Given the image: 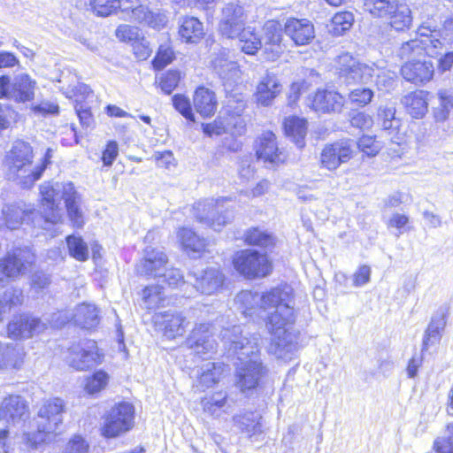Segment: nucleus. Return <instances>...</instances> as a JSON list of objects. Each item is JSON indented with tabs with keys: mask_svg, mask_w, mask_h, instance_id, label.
<instances>
[{
	"mask_svg": "<svg viewBox=\"0 0 453 453\" xmlns=\"http://www.w3.org/2000/svg\"><path fill=\"white\" fill-rule=\"evenodd\" d=\"M281 88L278 77L273 73H266L257 86L255 97L257 104L263 106L270 105L280 93Z\"/></svg>",
	"mask_w": 453,
	"mask_h": 453,
	"instance_id": "nucleus-28",
	"label": "nucleus"
},
{
	"mask_svg": "<svg viewBox=\"0 0 453 453\" xmlns=\"http://www.w3.org/2000/svg\"><path fill=\"white\" fill-rule=\"evenodd\" d=\"M354 22V16L350 12H341L336 13L331 19L329 31L334 35H342L349 30Z\"/></svg>",
	"mask_w": 453,
	"mask_h": 453,
	"instance_id": "nucleus-49",
	"label": "nucleus"
},
{
	"mask_svg": "<svg viewBox=\"0 0 453 453\" xmlns=\"http://www.w3.org/2000/svg\"><path fill=\"white\" fill-rule=\"evenodd\" d=\"M187 344L197 355L213 353L217 343L212 334L211 326L207 323L196 324L187 340Z\"/></svg>",
	"mask_w": 453,
	"mask_h": 453,
	"instance_id": "nucleus-22",
	"label": "nucleus"
},
{
	"mask_svg": "<svg viewBox=\"0 0 453 453\" xmlns=\"http://www.w3.org/2000/svg\"><path fill=\"white\" fill-rule=\"evenodd\" d=\"M284 130L296 145L302 149L305 145L304 138L307 133V122L304 119L296 116L287 118L284 121Z\"/></svg>",
	"mask_w": 453,
	"mask_h": 453,
	"instance_id": "nucleus-39",
	"label": "nucleus"
},
{
	"mask_svg": "<svg viewBox=\"0 0 453 453\" xmlns=\"http://www.w3.org/2000/svg\"><path fill=\"white\" fill-rule=\"evenodd\" d=\"M211 65L221 80L235 82L241 78V69L235 61L229 60L225 50L211 60Z\"/></svg>",
	"mask_w": 453,
	"mask_h": 453,
	"instance_id": "nucleus-32",
	"label": "nucleus"
},
{
	"mask_svg": "<svg viewBox=\"0 0 453 453\" xmlns=\"http://www.w3.org/2000/svg\"><path fill=\"white\" fill-rule=\"evenodd\" d=\"M64 412L65 403L61 398L45 401L38 411L37 431L23 435L27 446L35 449L41 443L53 441L60 434Z\"/></svg>",
	"mask_w": 453,
	"mask_h": 453,
	"instance_id": "nucleus-6",
	"label": "nucleus"
},
{
	"mask_svg": "<svg viewBox=\"0 0 453 453\" xmlns=\"http://www.w3.org/2000/svg\"><path fill=\"white\" fill-rule=\"evenodd\" d=\"M66 242L71 257L78 261H86L88 258V249L81 237L70 235L66 238Z\"/></svg>",
	"mask_w": 453,
	"mask_h": 453,
	"instance_id": "nucleus-51",
	"label": "nucleus"
},
{
	"mask_svg": "<svg viewBox=\"0 0 453 453\" xmlns=\"http://www.w3.org/2000/svg\"><path fill=\"white\" fill-rule=\"evenodd\" d=\"M350 124L359 129H370L373 125V119L365 112L358 111L351 116Z\"/></svg>",
	"mask_w": 453,
	"mask_h": 453,
	"instance_id": "nucleus-64",
	"label": "nucleus"
},
{
	"mask_svg": "<svg viewBox=\"0 0 453 453\" xmlns=\"http://www.w3.org/2000/svg\"><path fill=\"white\" fill-rule=\"evenodd\" d=\"M195 288L202 294H215L223 285L224 276L217 268H208L201 273L193 272Z\"/></svg>",
	"mask_w": 453,
	"mask_h": 453,
	"instance_id": "nucleus-27",
	"label": "nucleus"
},
{
	"mask_svg": "<svg viewBox=\"0 0 453 453\" xmlns=\"http://www.w3.org/2000/svg\"><path fill=\"white\" fill-rule=\"evenodd\" d=\"M47 328L39 319L28 315L15 317L7 326L8 336L12 339H28Z\"/></svg>",
	"mask_w": 453,
	"mask_h": 453,
	"instance_id": "nucleus-21",
	"label": "nucleus"
},
{
	"mask_svg": "<svg viewBox=\"0 0 453 453\" xmlns=\"http://www.w3.org/2000/svg\"><path fill=\"white\" fill-rule=\"evenodd\" d=\"M42 213L46 223L58 224L62 221L64 201L67 215L73 226H83L84 216L80 208L81 196L72 182H44L40 187Z\"/></svg>",
	"mask_w": 453,
	"mask_h": 453,
	"instance_id": "nucleus-4",
	"label": "nucleus"
},
{
	"mask_svg": "<svg viewBox=\"0 0 453 453\" xmlns=\"http://www.w3.org/2000/svg\"><path fill=\"white\" fill-rule=\"evenodd\" d=\"M437 96L439 104L434 109V117L437 122H444L453 109V96L447 89H440Z\"/></svg>",
	"mask_w": 453,
	"mask_h": 453,
	"instance_id": "nucleus-48",
	"label": "nucleus"
},
{
	"mask_svg": "<svg viewBox=\"0 0 453 453\" xmlns=\"http://www.w3.org/2000/svg\"><path fill=\"white\" fill-rule=\"evenodd\" d=\"M256 155L265 163L278 165L286 159L285 153L278 147L275 134L271 131L264 132L257 140Z\"/></svg>",
	"mask_w": 453,
	"mask_h": 453,
	"instance_id": "nucleus-24",
	"label": "nucleus"
},
{
	"mask_svg": "<svg viewBox=\"0 0 453 453\" xmlns=\"http://www.w3.org/2000/svg\"><path fill=\"white\" fill-rule=\"evenodd\" d=\"M247 15L244 9L237 2L226 4L221 11L219 29L226 38H236L246 23Z\"/></svg>",
	"mask_w": 453,
	"mask_h": 453,
	"instance_id": "nucleus-15",
	"label": "nucleus"
},
{
	"mask_svg": "<svg viewBox=\"0 0 453 453\" xmlns=\"http://www.w3.org/2000/svg\"><path fill=\"white\" fill-rule=\"evenodd\" d=\"M222 341L241 361L242 365L236 372L237 386L242 392L255 388L265 373V368L257 356L259 337L257 334L250 338L244 337L242 327L234 326L231 329L223 331Z\"/></svg>",
	"mask_w": 453,
	"mask_h": 453,
	"instance_id": "nucleus-3",
	"label": "nucleus"
},
{
	"mask_svg": "<svg viewBox=\"0 0 453 453\" xmlns=\"http://www.w3.org/2000/svg\"><path fill=\"white\" fill-rule=\"evenodd\" d=\"M196 111L203 118L212 116L217 109L215 94L203 87L198 88L193 98Z\"/></svg>",
	"mask_w": 453,
	"mask_h": 453,
	"instance_id": "nucleus-36",
	"label": "nucleus"
},
{
	"mask_svg": "<svg viewBox=\"0 0 453 453\" xmlns=\"http://www.w3.org/2000/svg\"><path fill=\"white\" fill-rule=\"evenodd\" d=\"M355 154V142L345 139L326 144L320 153L321 166L328 171L337 170L342 164L349 162Z\"/></svg>",
	"mask_w": 453,
	"mask_h": 453,
	"instance_id": "nucleus-14",
	"label": "nucleus"
},
{
	"mask_svg": "<svg viewBox=\"0 0 453 453\" xmlns=\"http://www.w3.org/2000/svg\"><path fill=\"white\" fill-rule=\"evenodd\" d=\"M173 104L176 111H178L186 119L192 122L195 121V114L193 113L190 101L183 95H175L173 97Z\"/></svg>",
	"mask_w": 453,
	"mask_h": 453,
	"instance_id": "nucleus-56",
	"label": "nucleus"
},
{
	"mask_svg": "<svg viewBox=\"0 0 453 453\" xmlns=\"http://www.w3.org/2000/svg\"><path fill=\"white\" fill-rule=\"evenodd\" d=\"M381 127L389 134H395V136L392 137L393 142L401 144L404 142L405 133L401 131L402 121L400 119L383 121Z\"/></svg>",
	"mask_w": 453,
	"mask_h": 453,
	"instance_id": "nucleus-58",
	"label": "nucleus"
},
{
	"mask_svg": "<svg viewBox=\"0 0 453 453\" xmlns=\"http://www.w3.org/2000/svg\"><path fill=\"white\" fill-rule=\"evenodd\" d=\"M33 157L29 143L20 140L14 142L5 157L8 179L23 188L32 187L45 170V165L34 163Z\"/></svg>",
	"mask_w": 453,
	"mask_h": 453,
	"instance_id": "nucleus-5",
	"label": "nucleus"
},
{
	"mask_svg": "<svg viewBox=\"0 0 453 453\" xmlns=\"http://www.w3.org/2000/svg\"><path fill=\"white\" fill-rule=\"evenodd\" d=\"M246 104L242 95H239L236 99L229 96L224 112L212 122L202 124L203 132L207 136H218L225 133L232 135H242L245 132L246 122L242 117L245 110Z\"/></svg>",
	"mask_w": 453,
	"mask_h": 453,
	"instance_id": "nucleus-7",
	"label": "nucleus"
},
{
	"mask_svg": "<svg viewBox=\"0 0 453 453\" xmlns=\"http://www.w3.org/2000/svg\"><path fill=\"white\" fill-rule=\"evenodd\" d=\"M334 67L348 83H368L374 76L380 77V70L374 64L363 63L347 52L335 58Z\"/></svg>",
	"mask_w": 453,
	"mask_h": 453,
	"instance_id": "nucleus-9",
	"label": "nucleus"
},
{
	"mask_svg": "<svg viewBox=\"0 0 453 453\" xmlns=\"http://www.w3.org/2000/svg\"><path fill=\"white\" fill-rule=\"evenodd\" d=\"M260 416L254 412H246L243 415L234 417V422L243 433L250 437L262 433Z\"/></svg>",
	"mask_w": 453,
	"mask_h": 453,
	"instance_id": "nucleus-44",
	"label": "nucleus"
},
{
	"mask_svg": "<svg viewBox=\"0 0 453 453\" xmlns=\"http://www.w3.org/2000/svg\"><path fill=\"white\" fill-rule=\"evenodd\" d=\"M429 92L416 90L402 97L401 103L408 114L414 119H422L428 111Z\"/></svg>",
	"mask_w": 453,
	"mask_h": 453,
	"instance_id": "nucleus-30",
	"label": "nucleus"
},
{
	"mask_svg": "<svg viewBox=\"0 0 453 453\" xmlns=\"http://www.w3.org/2000/svg\"><path fill=\"white\" fill-rule=\"evenodd\" d=\"M36 82L27 74H19L11 82L10 77H0V97H8L16 102H27L33 100Z\"/></svg>",
	"mask_w": 453,
	"mask_h": 453,
	"instance_id": "nucleus-13",
	"label": "nucleus"
},
{
	"mask_svg": "<svg viewBox=\"0 0 453 453\" xmlns=\"http://www.w3.org/2000/svg\"><path fill=\"white\" fill-rule=\"evenodd\" d=\"M134 54L140 60L147 59L152 53V49L149 41L143 35L139 37L132 45Z\"/></svg>",
	"mask_w": 453,
	"mask_h": 453,
	"instance_id": "nucleus-61",
	"label": "nucleus"
},
{
	"mask_svg": "<svg viewBox=\"0 0 453 453\" xmlns=\"http://www.w3.org/2000/svg\"><path fill=\"white\" fill-rule=\"evenodd\" d=\"M173 58V51L169 46L161 45L158 48L157 53L153 60V66L155 69H163L165 65L170 64Z\"/></svg>",
	"mask_w": 453,
	"mask_h": 453,
	"instance_id": "nucleus-59",
	"label": "nucleus"
},
{
	"mask_svg": "<svg viewBox=\"0 0 453 453\" xmlns=\"http://www.w3.org/2000/svg\"><path fill=\"white\" fill-rule=\"evenodd\" d=\"M402 0H365V10L374 18H388Z\"/></svg>",
	"mask_w": 453,
	"mask_h": 453,
	"instance_id": "nucleus-43",
	"label": "nucleus"
},
{
	"mask_svg": "<svg viewBox=\"0 0 453 453\" xmlns=\"http://www.w3.org/2000/svg\"><path fill=\"white\" fill-rule=\"evenodd\" d=\"M357 144L358 149L369 157L377 155L382 148L381 143L371 135H363Z\"/></svg>",
	"mask_w": 453,
	"mask_h": 453,
	"instance_id": "nucleus-55",
	"label": "nucleus"
},
{
	"mask_svg": "<svg viewBox=\"0 0 453 453\" xmlns=\"http://www.w3.org/2000/svg\"><path fill=\"white\" fill-rule=\"evenodd\" d=\"M255 166L251 155H245L241 157L238 166V173L241 178L249 180L255 174Z\"/></svg>",
	"mask_w": 453,
	"mask_h": 453,
	"instance_id": "nucleus-62",
	"label": "nucleus"
},
{
	"mask_svg": "<svg viewBox=\"0 0 453 453\" xmlns=\"http://www.w3.org/2000/svg\"><path fill=\"white\" fill-rule=\"evenodd\" d=\"M34 208L23 202L8 204L3 209L5 225L10 229H17L24 221L29 220Z\"/></svg>",
	"mask_w": 453,
	"mask_h": 453,
	"instance_id": "nucleus-31",
	"label": "nucleus"
},
{
	"mask_svg": "<svg viewBox=\"0 0 453 453\" xmlns=\"http://www.w3.org/2000/svg\"><path fill=\"white\" fill-rule=\"evenodd\" d=\"M29 417L27 401L17 395H11L0 403V420L7 425H18Z\"/></svg>",
	"mask_w": 453,
	"mask_h": 453,
	"instance_id": "nucleus-17",
	"label": "nucleus"
},
{
	"mask_svg": "<svg viewBox=\"0 0 453 453\" xmlns=\"http://www.w3.org/2000/svg\"><path fill=\"white\" fill-rule=\"evenodd\" d=\"M283 30L296 46L309 45L315 39L314 25L307 19L288 18Z\"/></svg>",
	"mask_w": 453,
	"mask_h": 453,
	"instance_id": "nucleus-19",
	"label": "nucleus"
},
{
	"mask_svg": "<svg viewBox=\"0 0 453 453\" xmlns=\"http://www.w3.org/2000/svg\"><path fill=\"white\" fill-rule=\"evenodd\" d=\"M89 449L88 443L81 435H74L65 445L63 453H88Z\"/></svg>",
	"mask_w": 453,
	"mask_h": 453,
	"instance_id": "nucleus-60",
	"label": "nucleus"
},
{
	"mask_svg": "<svg viewBox=\"0 0 453 453\" xmlns=\"http://www.w3.org/2000/svg\"><path fill=\"white\" fill-rule=\"evenodd\" d=\"M390 27L396 31L409 29L412 23L411 11L405 0H402L387 18Z\"/></svg>",
	"mask_w": 453,
	"mask_h": 453,
	"instance_id": "nucleus-40",
	"label": "nucleus"
},
{
	"mask_svg": "<svg viewBox=\"0 0 453 453\" xmlns=\"http://www.w3.org/2000/svg\"><path fill=\"white\" fill-rule=\"evenodd\" d=\"M58 82L62 84L60 87L63 94L68 98L78 99L80 102L87 99L91 96L89 87L79 81L76 74H62Z\"/></svg>",
	"mask_w": 453,
	"mask_h": 453,
	"instance_id": "nucleus-33",
	"label": "nucleus"
},
{
	"mask_svg": "<svg viewBox=\"0 0 453 453\" xmlns=\"http://www.w3.org/2000/svg\"><path fill=\"white\" fill-rule=\"evenodd\" d=\"M73 319L81 327L92 329L99 324V311L95 304L83 303L75 308Z\"/></svg>",
	"mask_w": 453,
	"mask_h": 453,
	"instance_id": "nucleus-35",
	"label": "nucleus"
},
{
	"mask_svg": "<svg viewBox=\"0 0 453 453\" xmlns=\"http://www.w3.org/2000/svg\"><path fill=\"white\" fill-rule=\"evenodd\" d=\"M180 80V73L178 71H169L160 77L159 87L165 94H171L177 87Z\"/></svg>",
	"mask_w": 453,
	"mask_h": 453,
	"instance_id": "nucleus-57",
	"label": "nucleus"
},
{
	"mask_svg": "<svg viewBox=\"0 0 453 453\" xmlns=\"http://www.w3.org/2000/svg\"><path fill=\"white\" fill-rule=\"evenodd\" d=\"M131 19L154 29H160L167 23V18L164 13L152 12L144 5H139L132 9Z\"/></svg>",
	"mask_w": 453,
	"mask_h": 453,
	"instance_id": "nucleus-37",
	"label": "nucleus"
},
{
	"mask_svg": "<svg viewBox=\"0 0 453 453\" xmlns=\"http://www.w3.org/2000/svg\"><path fill=\"white\" fill-rule=\"evenodd\" d=\"M243 242L250 246L262 248L272 247L275 243V237L267 230L261 227H250L243 234Z\"/></svg>",
	"mask_w": 453,
	"mask_h": 453,
	"instance_id": "nucleus-41",
	"label": "nucleus"
},
{
	"mask_svg": "<svg viewBox=\"0 0 453 453\" xmlns=\"http://www.w3.org/2000/svg\"><path fill=\"white\" fill-rule=\"evenodd\" d=\"M35 262V254L29 249H18L0 260V281L25 273Z\"/></svg>",
	"mask_w": 453,
	"mask_h": 453,
	"instance_id": "nucleus-16",
	"label": "nucleus"
},
{
	"mask_svg": "<svg viewBox=\"0 0 453 453\" xmlns=\"http://www.w3.org/2000/svg\"><path fill=\"white\" fill-rule=\"evenodd\" d=\"M167 262V256L161 248L147 247L136 270L141 274L159 278L165 271Z\"/></svg>",
	"mask_w": 453,
	"mask_h": 453,
	"instance_id": "nucleus-23",
	"label": "nucleus"
},
{
	"mask_svg": "<svg viewBox=\"0 0 453 453\" xmlns=\"http://www.w3.org/2000/svg\"><path fill=\"white\" fill-rule=\"evenodd\" d=\"M373 96V91L369 88H357L349 92V99L351 104L364 107L372 102Z\"/></svg>",
	"mask_w": 453,
	"mask_h": 453,
	"instance_id": "nucleus-54",
	"label": "nucleus"
},
{
	"mask_svg": "<svg viewBox=\"0 0 453 453\" xmlns=\"http://www.w3.org/2000/svg\"><path fill=\"white\" fill-rule=\"evenodd\" d=\"M180 38L188 43H196L204 35L203 23L195 17L182 19L179 28Z\"/></svg>",
	"mask_w": 453,
	"mask_h": 453,
	"instance_id": "nucleus-38",
	"label": "nucleus"
},
{
	"mask_svg": "<svg viewBox=\"0 0 453 453\" xmlns=\"http://www.w3.org/2000/svg\"><path fill=\"white\" fill-rule=\"evenodd\" d=\"M142 296L144 307L149 310L163 306L165 301L163 287L159 285L147 286L142 289Z\"/></svg>",
	"mask_w": 453,
	"mask_h": 453,
	"instance_id": "nucleus-47",
	"label": "nucleus"
},
{
	"mask_svg": "<svg viewBox=\"0 0 453 453\" xmlns=\"http://www.w3.org/2000/svg\"><path fill=\"white\" fill-rule=\"evenodd\" d=\"M343 105V96L329 89H318L311 102V107L315 111L322 113L340 111Z\"/></svg>",
	"mask_w": 453,
	"mask_h": 453,
	"instance_id": "nucleus-26",
	"label": "nucleus"
},
{
	"mask_svg": "<svg viewBox=\"0 0 453 453\" xmlns=\"http://www.w3.org/2000/svg\"><path fill=\"white\" fill-rule=\"evenodd\" d=\"M65 361L73 368L82 371L100 364L102 358L96 342L85 340L73 344L68 349Z\"/></svg>",
	"mask_w": 453,
	"mask_h": 453,
	"instance_id": "nucleus-12",
	"label": "nucleus"
},
{
	"mask_svg": "<svg viewBox=\"0 0 453 453\" xmlns=\"http://www.w3.org/2000/svg\"><path fill=\"white\" fill-rule=\"evenodd\" d=\"M108 380L109 376L105 372L97 371L91 377L87 378L85 390L88 394H96L105 388Z\"/></svg>",
	"mask_w": 453,
	"mask_h": 453,
	"instance_id": "nucleus-52",
	"label": "nucleus"
},
{
	"mask_svg": "<svg viewBox=\"0 0 453 453\" xmlns=\"http://www.w3.org/2000/svg\"><path fill=\"white\" fill-rule=\"evenodd\" d=\"M102 419L101 435L107 439L117 438L133 428L134 408L130 403H119L112 406Z\"/></svg>",
	"mask_w": 453,
	"mask_h": 453,
	"instance_id": "nucleus-8",
	"label": "nucleus"
},
{
	"mask_svg": "<svg viewBox=\"0 0 453 453\" xmlns=\"http://www.w3.org/2000/svg\"><path fill=\"white\" fill-rule=\"evenodd\" d=\"M227 198H207L196 202L192 208V215L196 219L214 229L219 231L230 221V217L225 211L224 203Z\"/></svg>",
	"mask_w": 453,
	"mask_h": 453,
	"instance_id": "nucleus-11",
	"label": "nucleus"
},
{
	"mask_svg": "<svg viewBox=\"0 0 453 453\" xmlns=\"http://www.w3.org/2000/svg\"><path fill=\"white\" fill-rule=\"evenodd\" d=\"M282 29L281 25L276 20H268L263 27L262 48L267 60H276L285 50L282 43Z\"/></svg>",
	"mask_w": 453,
	"mask_h": 453,
	"instance_id": "nucleus-18",
	"label": "nucleus"
},
{
	"mask_svg": "<svg viewBox=\"0 0 453 453\" xmlns=\"http://www.w3.org/2000/svg\"><path fill=\"white\" fill-rule=\"evenodd\" d=\"M446 321L442 315H437L432 318L424 335L423 349L437 344L441 337V333L445 327Z\"/></svg>",
	"mask_w": 453,
	"mask_h": 453,
	"instance_id": "nucleus-45",
	"label": "nucleus"
},
{
	"mask_svg": "<svg viewBox=\"0 0 453 453\" xmlns=\"http://www.w3.org/2000/svg\"><path fill=\"white\" fill-rule=\"evenodd\" d=\"M115 35L120 42L132 45L136 40H139L142 33L137 27L122 24L117 27Z\"/></svg>",
	"mask_w": 453,
	"mask_h": 453,
	"instance_id": "nucleus-53",
	"label": "nucleus"
},
{
	"mask_svg": "<svg viewBox=\"0 0 453 453\" xmlns=\"http://www.w3.org/2000/svg\"><path fill=\"white\" fill-rule=\"evenodd\" d=\"M26 351L17 343L0 342V371H19L25 363Z\"/></svg>",
	"mask_w": 453,
	"mask_h": 453,
	"instance_id": "nucleus-25",
	"label": "nucleus"
},
{
	"mask_svg": "<svg viewBox=\"0 0 453 453\" xmlns=\"http://www.w3.org/2000/svg\"><path fill=\"white\" fill-rule=\"evenodd\" d=\"M234 269L248 279L263 278L271 273L272 264L265 254L246 249L234 253Z\"/></svg>",
	"mask_w": 453,
	"mask_h": 453,
	"instance_id": "nucleus-10",
	"label": "nucleus"
},
{
	"mask_svg": "<svg viewBox=\"0 0 453 453\" xmlns=\"http://www.w3.org/2000/svg\"><path fill=\"white\" fill-rule=\"evenodd\" d=\"M236 37L239 39L242 51L245 54L255 55L258 50L262 49V40L251 27H243Z\"/></svg>",
	"mask_w": 453,
	"mask_h": 453,
	"instance_id": "nucleus-42",
	"label": "nucleus"
},
{
	"mask_svg": "<svg viewBox=\"0 0 453 453\" xmlns=\"http://www.w3.org/2000/svg\"><path fill=\"white\" fill-rule=\"evenodd\" d=\"M237 310L245 317L268 313L265 326L272 335L269 352L285 362L292 360L298 350V337L291 330L296 320L294 290L282 284L259 295L245 290L235 297Z\"/></svg>",
	"mask_w": 453,
	"mask_h": 453,
	"instance_id": "nucleus-1",
	"label": "nucleus"
},
{
	"mask_svg": "<svg viewBox=\"0 0 453 453\" xmlns=\"http://www.w3.org/2000/svg\"><path fill=\"white\" fill-rule=\"evenodd\" d=\"M89 6L94 14L108 17L115 13L121 6L120 0H89Z\"/></svg>",
	"mask_w": 453,
	"mask_h": 453,
	"instance_id": "nucleus-50",
	"label": "nucleus"
},
{
	"mask_svg": "<svg viewBox=\"0 0 453 453\" xmlns=\"http://www.w3.org/2000/svg\"><path fill=\"white\" fill-rule=\"evenodd\" d=\"M3 303H6L8 307V312L14 306L19 305L23 302V295L20 289L11 288L7 289L3 298L0 300Z\"/></svg>",
	"mask_w": 453,
	"mask_h": 453,
	"instance_id": "nucleus-63",
	"label": "nucleus"
},
{
	"mask_svg": "<svg viewBox=\"0 0 453 453\" xmlns=\"http://www.w3.org/2000/svg\"><path fill=\"white\" fill-rule=\"evenodd\" d=\"M155 325L164 331L167 338L182 335L189 325V319L182 312L165 311L153 316Z\"/></svg>",
	"mask_w": 453,
	"mask_h": 453,
	"instance_id": "nucleus-20",
	"label": "nucleus"
},
{
	"mask_svg": "<svg viewBox=\"0 0 453 453\" xmlns=\"http://www.w3.org/2000/svg\"><path fill=\"white\" fill-rule=\"evenodd\" d=\"M437 36V31L422 25L418 28L414 39L402 44L398 55L402 59L408 60L401 69L402 75L406 81L421 85L432 80L434 73L433 63L416 58L424 55L437 58L441 55L443 43Z\"/></svg>",
	"mask_w": 453,
	"mask_h": 453,
	"instance_id": "nucleus-2",
	"label": "nucleus"
},
{
	"mask_svg": "<svg viewBox=\"0 0 453 453\" xmlns=\"http://www.w3.org/2000/svg\"><path fill=\"white\" fill-rule=\"evenodd\" d=\"M177 238L185 252L194 257L208 250L209 242L199 237L192 229L181 227L177 232Z\"/></svg>",
	"mask_w": 453,
	"mask_h": 453,
	"instance_id": "nucleus-29",
	"label": "nucleus"
},
{
	"mask_svg": "<svg viewBox=\"0 0 453 453\" xmlns=\"http://www.w3.org/2000/svg\"><path fill=\"white\" fill-rule=\"evenodd\" d=\"M225 368L221 364L211 362L203 364L198 371L196 387L202 391L213 387L221 379Z\"/></svg>",
	"mask_w": 453,
	"mask_h": 453,
	"instance_id": "nucleus-34",
	"label": "nucleus"
},
{
	"mask_svg": "<svg viewBox=\"0 0 453 453\" xmlns=\"http://www.w3.org/2000/svg\"><path fill=\"white\" fill-rule=\"evenodd\" d=\"M201 404L205 412L212 416L219 417L221 411H226V394L224 392H218L211 396H206L202 399Z\"/></svg>",
	"mask_w": 453,
	"mask_h": 453,
	"instance_id": "nucleus-46",
	"label": "nucleus"
}]
</instances>
